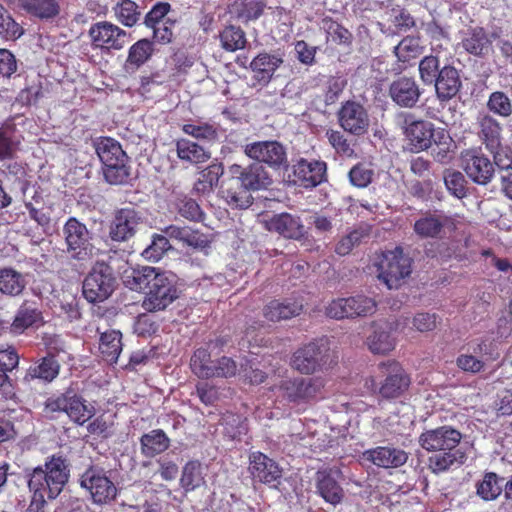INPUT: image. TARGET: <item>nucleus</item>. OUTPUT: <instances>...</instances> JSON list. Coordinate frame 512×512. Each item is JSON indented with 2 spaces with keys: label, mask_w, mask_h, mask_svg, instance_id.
Listing matches in <instances>:
<instances>
[{
  "label": "nucleus",
  "mask_w": 512,
  "mask_h": 512,
  "mask_svg": "<svg viewBox=\"0 0 512 512\" xmlns=\"http://www.w3.org/2000/svg\"><path fill=\"white\" fill-rule=\"evenodd\" d=\"M244 153L250 159L265 163L274 170H287L289 161L285 146L276 140L256 141L246 144Z\"/></svg>",
  "instance_id": "12"
},
{
  "label": "nucleus",
  "mask_w": 512,
  "mask_h": 512,
  "mask_svg": "<svg viewBox=\"0 0 512 512\" xmlns=\"http://www.w3.org/2000/svg\"><path fill=\"white\" fill-rule=\"evenodd\" d=\"M29 216L42 228H48L51 222L50 209L44 205L40 196H34L32 201L25 202Z\"/></svg>",
  "instance_id": "55"
},
{
  "label": "nucleus",
  "mask_w": 512,
  "mask_h": 512,
  "mask_svg": "<svg viewBox=\"0 0 512 512\" xmlns=\"http://www.w3.org/2000/svg\"><path fill=\"white\" fill-rule=\"evenodd\" d=\"M220 40L223 49L230 52L243 49L246 45L245 32L240 27L233 25L227 26L220 33Z\"/></svg>",
  "instance_id": "53"
},
{
  "label": "nucleus",
  "mask_w": 512,
  "mask_h": 512,
  "mask_svg": "<svg viewBox=\"0 0 512 512\" xmlns=\"http://www.w3.org/2000/svg\"><path fill=\"white\" fill-rule=\"evenodd\" d=\"M462 434L449 425L427 429L419 436V445L428 452H439L429 458V468L439 474L451 466L462 465L466 459V450L461 444Z\"/></svg>",
  "instance_id": "1"
},
{
  "label": "nucleus",
  "mask_w": 512,
  "mask_h": 512,
  "mask_svg": "<svg viewBox=\"0 0 512 512\" xmlns=\"http://www.w3.org/2000/svg\"><path fill=\"white\" fill-rule=\"evenodd\" d=\"M302 304L296 301H279L273 300L263 309V315L270 321L287 320L294 316H298L302 311Z\"/></svg>",
  "instance_id": "36"
},
{
  "label": "nucleus",
  "mask_w": 512,
  "mask_h": 512,
  "mask_svg": "<svg viewBox=\"0 0 512 512\" xmlns=\"http://www.w3.org/2000/svg\"><path fill=\"white\" fill-rule=\"evenodd\" d=\"M214 365L210 353L204 348L197 349L190 360L193 373L202 379L213 378Z\"/></svg>",
  "instance_id": "49"
},
{
  "label": "nucleus",
  "mask_w": 512,
  "mask_h": 512,
  "mask_svg": "<svg viewBox=\"0 0 512 512\" xmlns=\"http://www.w3.org/2000/svg\"><path fill=\"white\" fill-rule=\"evenodd\" d=\"M325 380L322 377H296L282 380L280 396L296 406H305L323 397Z\"/></svg>",
  "instance_id": "4"
},
{
  "label": "nucleus",
  "mask_w": 512,
  "mask_h": 512,
  "mask_svg": "<svg viewBox=\"0 0 512 512\" xmlns=\"http://www.w3.org/2000/svg\"><path fill=\"white\" fill-rule=\"evenodd\" d=\"M381 369L382 373L386 375L379 391L383 397L396 398L408 389L410 379L398 363H383L381 365Z\"/></svg>",
  "instance_id": "22"
},
{
  "label": "nucleus",
  "mask_w": 512,
  "mask_h": 512,
  "mask_svg": "<svg viewBox=\"0 0 512 512\" xmlns=\"http://www.w3.org/2000/svg\"><path fill=\"white\" fill-rule=\"evenodd\" d=\"M340 126L350 134L360 136L367 132L369 116L363 105L356 101L345 102L339 112Z\"/></svg>",
  "instance_id": "20"
},
{
  "label": "nucleus",
  "mask_w": 512,
  "mask_h": 512,
  "mask_svg": "<svg viewBox=\"0 0 512 512\" xmlns=\"http://www.w3.org/2000/svg\"><path fill=\"white\" fill-rule=\"evenodd\" d=\"M41 319V312L34 302L24 301L15 315L11 331L16 334L24 332Z\"/></svg>",
  "instance_id": "37"
},
{
  "label": "nucleus",
  "mask_w": 512,
  "mask_h": 512,
  "mask_svg": "<svg viewBox=\"0 0 512 512\" xmlns=\"http://www.w3.org/2000/svg\"><path fill=\"white\" fill-rule=\"evenodd\" d=\"M122 334L118 330H109L101 333L99 350L103 358L109 363H116L122 351Z\"/></svg>",
  "instance_id": "38"
},
{
  "label": "nucleus",
  "mask_w": 512,
  "mask_h": 512,
  "mask_svg": "<svg viewBox=\"0 0 512 512\" xmlns=\"http://www.w3.org/2000/svg\"><path fill=\"white\" fill-rule=\"evenodd\" d=\"M388 95L397 106L412 109L417 106L422 90L413 77L401 76L390 83Z\"/></svg>",
  "instance_id": "18"
},
{
  "label": "nucleus",
  "mask_w": 512,
  "mask_h": 512,
  "mask_svg": "<svg viewBox=\"0 0 512 512\" xmlns=\"http://www.w3.org/2000/svg\"><path fill=\"white\" fill-rule=\"evenodd\" d=\"M141 453L145 457H155L166 451L170 446V439L161 429H154L140 438Z\"/></svg>",
  "instance_id": "34"
},
{
  "label": "nucleus",
  "mask_w": 512,
  "mask_h": 512,
  "mask_svg": "<svg viewBox=\"0 0 512 512\" xmlns=\"http://www.w3.org/2000/svg\"><path fill=\"white\" fill-rule=\"evenodd\" d=\"M265 223L269 231L276 232L285 238L300 239L305 234L300 218L289 213L275 214Z\"/></svg>",
  "instance_id": "27"
},
{
  "label": "nucleus",
  "mask_w": 512,
  "mask_h": 512,
  "mask_svg": "<svg viewBox=\"0 0 512 512\" xmlns=\"http://www.w3.org/2000/svg\"><path fill=\"white\" fill-rule=\"evenodd\" d=\"M89 36L93 45L99 48L120 50L128 42L127 32L108 21L93 24Z\"/></svg>",
  "instance_id": "17"
},
{
  "label": "nucleus",
  "mask_w": 512,
  "mask_h": 512,
  "mask_svg": "<svg viewBox=\"0 0 512 512\" xmlns=\"http://www.w3.org/2000/svg\"><path fill=\"white\" fill-rule=\"evenodd\" d=\"M347 82L340 76L330 77L325 86L324 101L327 105H331L336 102L340 94L343 92Z\"/></svg>",
  "instance_id": "61"
},
{
  "label": "nucleus",
  "mask_w": 512,
  "mask_h": 512,
  "mask_svg": "<svg viewBox=\"0 0 512 512\" xmlns=\"http://www.w3.org/2000/svg\"><path fill=\"white\" fill-rule=\"evenodd\" d=\"M129 157L126 155L103 164V175L105 180L111 185H124L131 179V166Z\"/></svg>",
  "instance_id": "35"
},
{
  "label": "nucleus",
  "mask_w": 512,
  "mask_h": 512,
  "mask_svg": "<svg viewBox=\"0 0 512 512\" xmlns=\"http://www.w3.org/2000/svg\"><path fill=\"white\" fill-rule=\"evenodd\" d=\"M395 123L402 130L413 149L424 151L431 147L435 130L432 122L417 118L411 112L401 111L396 113Z\"/></svg>",
  "instance_id": "8"
},
{
  "label": "nucleus",
  "mask_w": 512,
  "mask_h": 512,
  "mask_svg": "<svg viewBox=\"0 0 512 512\" xmlns=\"http://www.w3.org/2000/svg\"><path fill=\"white\" fill-rule=\"evenodd\" d=\"M25 286V278L20 272L12 268L0 269V292L2 294L12 297L19 296Z\"/></svg>",
  "instance_id": "42"
},
{
  "label": "nucleus",
  "mask_w": 512,
  "mask_h": 512,
  "mask_svg": "<svg viewBox=\"0 0 512 512\" xmlns=\"http://www.w3.org/2000/svg\"><path fill=\"white\" fill-rule=\"evenodd\" d=\"M370 228L368 225H359L345 236L341 237L335 246V252L340 256L348 255L354 247L359 246L369 237Z\"/></svg>",
  "instance_id": "45"
},
{
  "label": "nucleus",
  "mask_w": 512,
  "mask_h": 512,
  "mask_svg": "<svg viewBox=\"0 0 512 512\" xmlns=\"http://www.w3.org/2000/svg\"><path fill=\"white\" fill-rule=\"evenodd\" d=\"M283 64V58L279 53L269 54L266 52L258 54L250 63L255 78L263 85L268 84L275 71Z\"/></svg>",
  "instance_id": "29"
},
{
  "label": "nucleus",
  "mask_w": 512,
  "mask_h": 512,
  "mask_svg": "<svg viewBox=\"0 0 512 512\" xmlns=\"http://www.w3.org/2000/svg\"><path fill=\"white\" fill-rule=\"evenodd\" d=\"M294 174L305 187H315L325 180L326 163L318 160L301 159L294 166Z\"/></svg>",
  "instance_id": "30"
},
{
  "label": "nucleus",
  "mask_w": 512,
  "mask_h": 512,
  "mask_svg": "<svg viewBox=\"0 0 512 512\" xmlns=\"http://www.w3.org/2000/svg\"><path fill=\"white\" fill-rule=\"evenodd\" d=\"M372 176L373 171L361 164L354 166L349 172L350 182L359 188H364L370 184Z\"/></svg>",
  "instance_id": "64"
},
{
  "label": "nucleus",
  "mask_w": 512,
  "mask_h": 512,
  "mask_svg": "<svg viewBox=\"0 0 512 512\" xmlns=\"http://www.w3.org/2000/svg\"><path fill=\"white\" fill-rule=\"evenodd\" d=\"M492 42L482 27L467 29L461 39L463 49L474 56L484 57L491 49Z\"/></svg>",
  "instance_id": "31"
},
{
  "label": "nucleus",
  "mask_w": 512,
  "mask_h": 512,
  "mask_svg": "<svg viewBox=\"0 0 512 512\" xmlns=\"http://www.w3.org/2000/svg\"><path fill=\"white\" fill-rule=\"evenodd\" d=\"M113 11L116 19L127 27L134 26L141 16L138 5L132 0H119Z\"/></svg>",
  "instance_id": "48"
},
{
  "label": "nucleus",
  "mask_w": 512,
  "mask_h": 512,
  "mask_svg": "<svg viewBox=\"0 0 512 512\" xmlns=\"http://www.w3.org/2000/svg\"><path fill=\"white\" fill-rule=\"evenodd\" d=\"M144 224L143 213L134 207H125L115 211L109 228V237L116 242L128 241L135 236Z\"/></svg>",
  "instance_id": "16"
},
{
  "label": "nucleus",
  "mask_w": 512,
  "mask_h": 512,
  "mask_svg": "<svg viewBox=\"0 0 512 512\" xmlns=\"http://www.w3.org/2000/svg\"><path fill=\"white\" fill-rule=\"evenodd\" d=\"M170 8L171 6L167 2L156 3L145 16V25L147 27H152L159 23L169 22V20H164V17L168 14Z\"/></svg>",
  "instance_id": "63"
},
{
  "label": "nucleus",
  "mask_w": 512,
  "mask_h": 512,
  "mask_svg": "<svg viewBox=\"0 0 512 512\" xmlns=\"http://www.w3.org/2000/svg\"><path fill=\"white\" fill-rule=\"evenodd\" d=\"M220 194L232 209H247L253 203L251 191L235 175L222 180Z\"/></svg>",
  "instance_id": "23"
},
{
  "label": "nucleus",
  "mask_w": 512,
  "mask_h": 512,
  "mask_svg": "<svg viewBox=\"0 0 512 512\" xmlns=\"http://www.w3.org/2000/svg\"><path fill=\"white\" fill-rule=\"evenodd\" d=\"M44 410L46 413L65 412L73 422L79 425H83L95 414L94 406L87 404L71 388L57 397L48 398Z\"/></svg>",
  "instance_id": "9"
},
{
  "label": "nucleus",
  "mask_w": 512,
  "mask_h": 512,
  "mask_svg": "<svg viewBox=\"0 0 512 512\" xmlns=\"http://www.w3.org/2000/svg\"><path fill=\"white\" fill-rule=\"evenodd\" d=\"M172 246L165 235L154 234L151 243L143 250L142 256L153 262L159 261Z\"/></svg>",
  "instance_id": "56"
},
{
  "label": "nucleus",
  "mask_w": 512,
  "mask_h": 512,
  "mask_svg": "<svg viewBox=\"0 0 512 512\" xmlns=\"http://www.w3.org/2000/svg\"><path fill=\"white\" fill-rule=\"evenodd\" d=\"M93 146L102 165L126 155L120 143L111 137L96 138L93 141Z\"/></svg>",
  "instance_id": "43"
},
{
  "label": "nucleus",
  "mask_w": 512,
  "mask_h": 512,
  "mask_svg": "<svg viewBox=\"0 0 512 512\" xmlns=\"http://www.w3.org/2000/svg\"><path fill=\"white\" fill-rule=\"evenodd\" d=\"M328 358V343L321 339L298 349L293 355L292 366L302 374H311L321 370L326 365Z\"/></svg>",
  "instance_id": "13"
},
{
  "label": "nucleus",
  "mask_w": 512,
  "mask_h": 512,
  "mask_svg": "<svg viewBox=\"0 0 512 512\" xmlns=\"http://www.w3.org/2000/svg\"><path fill=\"white\" fill-rule=\"evenodd\" d=\"M228 174L235 175L250 191L266 189L272 183L269 173L256 161L245 167L232 164L228 168Z\"/></svg>",
  "instance_id": "21"
},
{
  "label": "nucleus",
  "mask_w": 512,
  "mask_h": 512,
  "mask_svg": "<svg viewBox=\"0 0 512 512\" xmlns=\"http://www.w3.org/2000/svg\"><path fill=\"white\" fill-rule=\"evenodd\" d=\"M159 269L150 266L129 268L123 272L124 285L134 291H142L150 288V285Z\"/></svg>",
  "instance_id": "32"
},
{
  "label": "nucleus",
  "mask_w": 512,
  "mask_h": 512,
  "mask_svg": "<svg viewBox=\"0 0 512 512\" xmlns=\"http://www.w3.org/2000/svg\"><path fill=\"white\" fill-rule=\"evenodd\" d=\"M502 481L503 478H500L496 473L487 472L482 481L477 484V495L485 501L497 499L504 491Z\"/></svg>",
  "instance_id": "47"
},
{
  "label": "nucleus",
  "mask_w": 512,
  "mask_h": 512,
  "mask_svg": "<svg viewBox=\"0 0 512 512\" xmlns=\"http://www.w3.org/2000/svg\"><path fill=\"white\" fill-rule=\"evenodd\" d=\"M461 167L472 182L487 185L494 176V164L480 149H467L461 152Z\"/></svg>",
  "instance_id": "15"
},
{
  "label": "nucleus",
  "mask_w": 512,
  "mask_h": 512,
  "mask_svg": "<svg viewBox=\"0 0 512 512\" xmlns=\"http://www.w3.org/2000/svg\"><path fill=\"white\" fill-rule=\"evenodd\" d=\"M379 279L389 289L399 288L412 272V259L404 254L401 247L383 253L379 263Z\"/></svg>",
  "instance_id": "7"
},
{
  "label": "nucleus",
  "mask_w": 512,
  "mask_h": 512,
  "mask_svg": "<svg viewBox=\"0 0 512 512\" xmlns=\"http://www.w3.org/2000/svg\"><path fill=\"white\" fill-rule=\"evenodd\" d=\"M23 34V27L17 23L4 6L0 4V38L6 41H16Z\"/></svg>",
  "instance_id": "51"
},
{
  "label": "nucleus",
  "mask_w": 512,
  "mask_h": 512,
  "mask_svg": "<svg viewBox=\"0 0 512 512\" xmlns=\"http://www.w3.org/2000/svg\"><path fill=\"white\" fill-rule=\"evenodd\" d=\"M59 372L60 364L56 356L49 353L28 368L23 381L29 383L33 380H40L50 383L59 375Z\"/></svg>",
  "instance_id": "28"
},
{
  "label": "nucleus",
  "mask_w": 512,
  "mask_h": 512,
  "mask_svg": "<svg viewBox=\"0 0 512 512\" xmlns=\"http://www.w3.org/2000/svg\"><path fill=\"white\" fill-rule=\"evenodd\" d=\"M81 488L85 489L96 504H106L117 496L115 484L107 476L104 468L90 466L79 478Z\"/></svg>",
  "instance_id": "11"
},
{
  "label": "nucleus",
  "mask_w": 512,
  "mask_h": 512,
  "mask_svg": "<svg viewBox=\"0 0 512 512\" xmlns=\"http://www.w3.org/2000/svg\"><path fill=\"white\" fill-rule=\"evenodd\" d=\"M486 106L491 113L501 118L507 119L512 116V100L503 91L492 92L488 97Z\"/></svg>",
  "instance_id": "52"
},
{
  "label": "nucleus",
  "mask_w": 512,
  "mask_h": 512,
  "mask_svg": "<svg viewBox=\"0 0 512 512\" xmlns=\"http://www.w3.org/2000/svg\"><path fill=\"white\" fill-rule=\"evenodd\" d=\"M62 235L66 245V253L76 261H87L94 256L95 246L92 244V232L75 217L65 222Z\"/></svg>",
  "instance_id": "5"
},
{
  "label": "nucleus",
  "mask_w": 512,
  "mask_h": 512,
  "mask_svg": "<svg viewBox=\"0 0 512 512\" xmlns=\"http://www.w3.org/2000/svg\"><path fill=\"white\" fill-rule=\"evenodd\" d=\"M177 155L181 160L198 164L207 161L210 153L195 142L180 139L176 143Z\"/></svg>",
  "instance_id": "46"
},
{
  "label": "nucleus",
  "mask_w": 512,
  "mask_h": 512,
  "mask_svg": "<svg viewBox=\"0 0 512 512\" xmlns=\"http://www.w3.org/2000/svg\"><path fill=\"white\" fill-rule=\"evenodd\" d=\"M394 53L399 61L408 62L411 58H415L419 53V46L413 38H404L394 48Z\"/></svg>",
  "instance_id": "62"
},
{
  "label": "nucleus",
  "mask_w": 512,
  "mask_h": 512,
  "mask_svg": "<svg viewBox=\"0 0 512 512\" xmlns=\"http://www.w3.org/2000/svg\"><path fill=\"white\" fill-rule=\"evenodd\" d=\"M442 44L433 45L430 54L423 57L418 65L419 76L423 84L434 85L435 93L439 101L447 102L454 98L462 87L459 71L450 64L440 68V59L437 49Z\"/></svg>",
  "instance_id": "3"
},
{
  "label": "nucleus",
  "mask_w": 512,
  "mask_h": 512,
  "mask_svg": "<svg viewBox=\"0 0 512 512\" xmlns=\"http://www.w3.org/2000/svg\"><path fill=\"white\" fill-rule=\"evenodd\" d=\"M11 4L40 18H51L58 14L54 0H8Z\"/></svg>",
  "instance_id": "41"
},
{
  "label": "nucleus",
  "mask_w": 512,
  "mask_h": 512,
  "mask_svg": "<svg viewBox=\"0 0 512 512\" xmlns=\"http://www.w3.org/2000/svg\"><path fill=\"white\" fill-rule=\"evenodd\" d=\"M116 285L117 280L112 267L98 261L83 281V296L90 303L103 302L112 295Z\"/></svg>",
  "instance_id": "6"
},
{
  "label": "nucleus",
  "mask_w": 512,
  "mask_h": 512,
  "mask_svg": "<svg viewBox=\"0 0 512 512\" xmlns=\"http://www.w3.org/2000/svg\"><path fill=\"white\" fill-rule=\"evenodd\" d=\"M362 458L381 468H398L408 460V454L392 446H379L363 452Z\"/></svg>",
  "instance_id": "25"
},
{
  "label": "nucleus",
  "mask_w": 512,
  "mask_h": 512,
  "mask_svg": "<svg viewBox=\"0 0 512 512\" xmlns=\"http://www.w3.org/2000/svg\"><path fill=\"white\" fill-rule=\"evenodd\" d=\"M375 311V300L364 295L334 299L326 307L327 316L334 319L365 317Z\"/></svg>",
  "instance_id": "14"
},
{
  "label": "nucleus",
  "mask_w": 512,
  "mask_h": 512,
  "mask_svg": "<svg viewBox=\"0 0 512 512\" xmlns=\"http://www.w3.org/2000/svg\"><path fill=\"white\" fill-rule=\"evenodd\" d=\"M477 135L489 152L501 148L502 126L500 122L489 113H480L476 119Z\"/></svg>",
  "instance_id": "24"
},
{
  "label": "nucleus",
  "mask_w": 512,
  "mask_h": 512,
  "mask_svg": "<svg viewBox=\"0 0 512 512\" xmlns=\"http://www.w3.org/2000/svg\"><path fill=\"white\" fill-rule=\"evenodd\" d=\"M248 470L254 481L274 487L282 477V469L277 462L259 451L250 453Z\"/></svg>",
  "instance_id": "19"
},
{
  "label": "nucleus",
  "mask_w": 512,
  "mask_h": 512,
  "mask_svg": "<svg viewBox=\"0 0 512 512\" xmlns=\"http://www.w3.org/2000/svg\"><path fill=\"white\" fill-rule=\"evenodd\" d=\"M367 345L374 354H386L394 349L395 340L386 328L374 325L372 333L367 337Z\"/></svg>",
  "instance_id": "44"
},
{
  "label": "nucleus",
  "mask_w": 512,
  "mask_h": 512,
  "mask_svg": "<svg viewBox=\"0 0 512 512\" xmlns=\"http://www.w3.org/2000/svg\"><path fill=\"white\" fill-rule=\"evenodd\" d=\"M182 130L185 134H188L199 140H214L217 137L216 129L207 123H188L184 124Z\"/></svg>",
  "instance_id": "58"
},
{
  "label": "nucleus",
  "mask_w": 512,
  "mask_h": 512,
  "mask_svg": "<svg viewBox=\"0 0 512 512\" xmlns=\"http://www.w3.org/2000/svg\"><path fill=\"white\" fill-rule=\"evenodd\" d=\"M339 471L336 469H323L316 473V488L321 497L332 505L339 504L343 497V488L337 481Z\"/></svg>",
  "instance_id": "26"
},
{
  "label": "nucleus",
  "mask_w": 512,
  "mask_h": 512,
  "mask_svg": "<svg viewBox=\"0 0 512 512\" xmlns=\"http://www.w3.org/2000/svg\"><path fill=\"white\" fill-rule=\"evenodd\" d=\"M154 279L146 292L144 307L149 311L164 310L179 297L177 276L169 271H160L153 276Z\"/></svg>",
  "instance_id": "10"
},
{
  "label": "nucleus",
  "mask_w": 512,
  "mask_h": 512,
  "mask_svg": "<svg viewBox=\"0 0 512 512\" xmlns=\"http://www.w3.org/2000/svg\"><path fill=\"white\" fill-rule=\"evenodd\" d=\"M266 4L262 0H235L228 7L231 18L241 22L258 19L264 12Z\"/></svg>",
  "instance_id": "33"
},
{
  "label": "nucleus",
  "mask_w": 512,
  "mask_h": 512,
  "mask_svg": "<svg viewBox=\"0 0 512 512\" xmlns=\"http://www.w3.org/2000/svg\"><path fill=\"white\" fill-rule=\"evenodd\" d=\"M443 180L451 195L458 199H462L467 195V181L460 171L445 169L443 172Z\"/></svg>",
  "instance_id": "54"
},
{
  "label": "nucleus",
  "mask_w": 512,
  "mask_h": 512,
  "mask_svg": "<svg viewBox=\"0 0 512 512\" xmlns=\"http://www.w3.org/2000/svg\"><path fill=\"white\" fill-rule=\"evenodd\" d=\"M325 29L327 32V39L334 43L349 45L352 41V34L335 21L326 22Z\"/></svg>",
  "instance_id": "60"
},
{
  "label": "nucleus",
  "mask_w": 512,
  "mask_h": 512,
  "mask_svg": "<svg viewBox=\"0 0 512 512\" xmlns=\"http://www.w3.org/2000/svg\"><path fill=\"white\" fill-rule=\"evenodd\" d=\"M163 232L165 233L166 237L176 239L179 241H182L189 246H198L199 245V239L197 233L193 232L188 227H179L176 225H170L164 228Z\"/></svg>",
  "instance_id": "57"
},
{
  "label": "nucleus",
  "mask_w": 512,
  "mask_h": 512,
  "mask_svg": "<svg viewBox=\"0 0 512 512\" xmlns=\"http://www.w3.org/2000/svg\"><path fill=\"white\" fill-rule=\"evenodd\" d=\"M204 483L202 466L198 461H189L185 464L180 478V485L186 491H192Z\"/></svg>",
  "instance_id": "50"
},
{
  "label": "nucleus",
  "mask_w": 512,
  "mask_h": 512,
  "mask_svg": "<svg viewBox=\"0 0 512 512\" xmlns=\"http://www.w3.org/2000/svg\"><path fill=\"white\" fill-rule=\"evenodd\" d=\"M153 53L152 43L147 39H141L133 44L128 53L124 68L128 73H134L139 67L148 61Z\"/></svg>",
  "instance_id": "39"
},
{
  "label": "nucleus",
  "mask_w": 512,
  "mask_h": 512,
  "mask_svg": "<svg viewBox=\"0 0 512 512\" xmlns=\"http://www.w3.org/2000/svg\"><path fill=\"white\" fill-rule=\"evenodd\" d=\"M68 478V465L61 456H52L45 462L44 467H36L28 480L29 490L33 493L32 503L42 506L47 500L55 499Z\"/></svg>",
  "instance_id": "2"
},
{
  "label": "nucleus",
  "mask_w": 512,
  "mask_h": 512,
  "mask_svg": "<svg viewBox=\"0 0 512 512\" xmlns=\"http://www.w3.org/2000/svg\"><path fill=\"white\" fill-rule=\"evenodd\" d=\"M446 219L437 214H425L414 223V232L421 238H436L440 236Z\"/></svg>",
  "instance_id": "40"
},
{
  "label": "nucleus",
  "mask_w": 512,
  "mask_h": 512,
  "mask_svg": "<svg viewBox=\"0 0 512 512\" xmlns=\"http://www.w3.org/2000/svg\"><path fill=\"white\" fill-rule=\"evenodd\" d=\"M178 213L191 221H199L202 219L203 212L199 204L192 198L183 197L177 202Z\"/></svg>",
  "instance_id": "59"
}]
</instances>
